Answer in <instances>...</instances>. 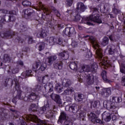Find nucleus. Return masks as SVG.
Returning a JSON list of instances; mask_svg holds the SVG:
<instances>
[{
	"label": "nucleus",
	"mask_w": 125,
	"mask_h": 125,
	"mask_svg": "<svg viewBox=\"0 0 125 125\" xmlns=\"http://www.w3.org/2000/svg\"><path fill=\"white\" fill-rule=\"evenodd\" d=\"M38 7L40 9H43V14H42L41 21H36V28L39 29L38 27L42 29V31L38 32L37 34V38L39 39H43L47 36V31L45 29H42V26H52L53 25V22L56 21V17H60L61 14L59 11L56 8L53 7L52 8L51 12L47 9L44 8L42 2L40 1L38 5Z\"/></svg>",
	"instance_id": "f257e3e1"
},
{
	"label": "nucleus",
	"mask_w": 125,
	"mask_h": 125,
	"mask_svg": "<svg viewBox=\"0 0 125 125\" xmlns=\"http://www.w3.org/2000/svg\"><path fill=\"white\" fill-rule=\"evenodd\" d=\"M48 75H45L42 78V83L35 86V93H32L28 97H24L23 100L25 102H33V101H39L40 100V92L44 88L45 90L49 89V92L53 91V85L50 83H48Z\"/></svg>",
	"instance_id": "f03ea898"
},
{
	"label": "nucleus",
	"mask_w": 125,
	"mask_h": 125,
	"mask_svg": "<svg viewBox=\"0 0 125 125\" xmlns=\"http://www.w3.org/2000/svg\"><path fill=\"white\" fill-rule=\"evenodd\" d=\"M93 47L96 50V58L99 61L100 66L104 69L108 68V61L103 59V50L98 43H93Z\"/></svg>",
	"instance_id": "7ed1b4c3"
},
{
	"label": "nucleus",
	"mask_w": 125,
	"mask_h": 125,
	"mask_svg": "<svg viewBox=\"0 0 125 125\" xmlns=\"http://www.w3.org/2000/svg\"><path fill=\"white\" fill-rule=\"evenodd\" d=\"M58 124L59 125L63 124L62 125H76L72 121L67 120V114L64 112L61 113L58 120Z\"/></svg>",
	"instance_id": "20e7f679"
},
{
	"label": "nucleus",
	"mask_w": 125,
	"mask_h": 125,
	"mask_svg": "<svg viewBox=\"0 0 125 125\" xmlns=\"http://www.w3.org/2000/svg\"><path fill=\"white\" fill-rule=\"evenodd\" d=\"M15 86L16 88V90L17 91V94L15 97L13 98L12 102L14 103V104H16L17 103V99L19 100H21L22 98L21 97V94H22V91L21 90V86H20V84L19 82L17 81V80H15Z\"/></svg>",
	"instance_id": "39448f33"
},
{
	"label": "nucleus",
	"mask_w": 125,
	"mask_h": 125,
	"mask_svg": "<svg viewBox=\"0 0 125 125\" xmlns=\"http://www.w3.org/2000/svg\"><path fill=\"white\" fill-rule=\"evenodd\" d=\"M120 97H110V103H107L106 107L108 110H114L116 109L117 106L115 105V103H120Z\"/></svg>",
	"instance_id": "423d86ee"
},
{
	"label": "nucleus",
	"mask_w": 125,
	"mask_h": 125,
	"mask_svg": "<svg viewBox=\"0 0 125 125\" xmlns=\"http://www.w3.org/2000/svg\"><path fill=\"white\" fill-rule=\"evenodd\" d=\"M85 19L87 21H93L98 24H101L102 23V19L99 14L90 15L88 17H86Z\"/></svg>",
	"instance_id": "0eeeda50"
},
{
	"label": "nucleus",
	"mask_w": 125,
	"mask_h": 125,
	"mask_svg": "<svg viewBox=\"0 0 125 125\" xmlns=\"http://www.w3.org/2000/svg\"><path fill=\"white\" fill-rule=\"evenodd\" d=\"M66 111H69L70 113L76 114L79 112L80 107L78 105L75 104H70L69 105H66L65 107Z\"/></svg>",
	"instance_id": "6e6552de"
},
{
	"label": "nucleus",
	"mask_w": 125,
	"mask_h": 125,
	"mask_svg": "<svg viewBox=\"0 0 125 125\" xmlns=\"http://www.w3.org/2000/svg\"><path fill=\"white\" fill-rule=\"evenodd\" d=\"M90 117L92 123H93L94 125H103L104 124V122L93 112L90 113Z\"/></svg>",
	"instance_id": "1a4fd4ad"
},
{
	"label": "nucleus",
	"mask_w": 125,
	"mask_h": 125,
	"mask_svg": "<svg viewBox=\"0 0 125 125\" xmlns=\"http://www.w3.org/2000/svg\"><path fill=\"white\" fill-rule=\"evenodd\" d=\"M15 32L11 30L6 31L4 32H0V37L5 40H7L8 38L15 36Z\"/></svg>",
	"instance_id": "9d476101"
},
{
	"label": "nucleus",
	"mask_w": 125,
	"mask_h": 125,
	"mask_svg": "<svg viewBox=\"0 0 125 125\" xmlns=\"http://www.w3.org/2000/svg\"><path fill=\"white\" fill-rule=\"evenodd\" d=\"M23 12L25 19H29V18L35 15V11L31 8L25 9L23 10Z\"/></svg>",
	"instance_id": "9b49d317"
},
{
	"label": "nucleus",
	"mask_w": 125,
	"mask_h": 125,
	"mask_svg": "<svg viewBox=\"0 0 125 125\" xmlns=\"http://www.w3.org/2000/svg\"><path fill=\"white\" fill-rule=\"evenodd\" d=\"M62 34L65 35V36H68L70 37L71 35L76 34V31H75V28L74 27H66L64 30L62 31Z\"/></svg>",
	"instance_id": "f8f14e48"
},
{
	"label": "nucleus",
	"mask_w": 125,
	"mask_h": 125,
	"mask_svg": "<svg viewBox=\"0 0 125 125\" xmlns=\"http://www.w3.org/2000/svg\"><path fill=\"white\" fill-rule=\"evenodd\" d=\"M86 9V6L82 2H79L77 4L76 12H84Z\"/></svg>",
	"instance_id": "ddd939ff"
},
{
	"label": "nucleus",
	"mask_w": 125,
	"mask_h": 125,
	"mask_svg": "<svg viewBox=\"0 0 125 125\" xmlns=\"http://www.w3.org/2000/svg\"><path fill=\"white\" fill-rule=\"evenodd\" d=\"M100 94L104 97H109L111 95V89L110 88H103L101 90Z\"/></svg>",
	"instance_id": "4468645a"
},
{
	"label": "nucleus",
	"mask_w": 125,
	"mask_h": 125,
	"mask_svg": "<svg viewBox=\"0 0 125 125\" xmlns=\"http://www.w3.org/2000/svg\"><path fill=\"white\" fill-rule=\"evenodd\" d=\"M102 118L103 120L108 123L111 121L112 117H111V114L109 112L104 111L102 114Z\"/></svg>",
	"instance_id": "2eb2a0df"
},
{
	"label": "nucleus",
	"mask_w": 125,
	"mask_h": 125,
	"mask_svg": "<svg viewBox=\"0 0 125 125\" xmlns=\"http://www.w3.org/2000/svg\"><path fill=\"white\" fill-rule=\"evenodd\" d=\"M50 98L58 104H62V101H61V98L59 95L52 93L50 95Z\"/></svg>",
	"instance_id": "dca6fc26"
},
{
	"label": "nucleus",
	"mask_w": 125,
	"mask_h": 125,
	"mask_svg": "<svg viewBox=\"0 0 125 125\" xmlns=\"http://www.w3.org/2000/svg\"><path fill=\"white\" fill-rule=\"evenodd\" d=\"M87 83L89 85H91L94 83V76L93 74L88 73L86 76Z\"/></svg>",
	"instance_id": "f3484780"
},
{
	"label": "nucleus",
	"mask_w": 125,
	"mask_h": 125,
	"mask_svg": "<svg viewBox=\"0 0 125 125\" xmlns=\"http://www.w3.org/2000/svg\"><path fill=\"white\" fill-rule=\"evenodd\" d=\"M49 108L50 109H53V107H51V105H49V104H48V102H47V104H46V105H44L42 107H40V108L39 109V113L41 115L45 113V111H46V108Z\"/></svg>",
	"instance_id": "a211bd4d"
},
{
	"label": "nucleus",
	"mask_w": 125,
	"mask_h": 125,
	"mask_svg": "<svg viewBox=\"0 0 125 125\" xmlns=\"http://www.w3.org/2000/svg\"><path fill=\"white\" fill-rule=\"evenodd\" d=\"M85 112L83 110H80L79 113L77 114V119L80 120L81 124L82 122L85 121Z\"/></svg>",
	"instance_id": "6ab92c4d"
},
{
	"label": "nucleus",
	"mask_w": 125,
	"mask_h": 125,
	"mask_svg": "<svg viewBox=\"0 0 125 125\" xmlns=\"http://www.w3.org/2000/svg\"><path fill=\"white\" fill-rule=\"evenodd\" d=\"M101 76L104 83H112V81L108 79V78H107V71H106L105 70H103L102 72Z\"/></svg>",
	"instance_id": "aec40b11"
},
{
	"label": "nucleus",
	"mask_w": 125,
	"mask_h": 125,
	"mask_svg": "<svg viewBox=\"0 0 125 125\" xmlns=\"http://www.w3.org/2000/svg\"><path fill=\"white\" fill-rule=\"evenodd\" d=\"M69 68L74 72L78 71V63L76 62H70L69 64Z\"/></svg>",
	"instance_id": "412c9836"
},
{
	"label": "nucleus",
	"mask_w": 125,
	"mask_h": 125,
	"mask_svg": "<svg viewBox=\"0 0 125 125\" xmlns=\"http://www.w3.org/2000/svg\"><path fill=\"white\" fill-rule=\"evenodd\" d=\"M72 84V81L70 79H64L62 82V85L64 87H69Z\"/></svg>",
	"instance_id": "4be33fe9"
},
{
	"label": "nucleus",
	"mask_w": 125,
	"mask_h": 125,
	"mask_svg": "<svg viewBox=\"0 0 125 125\" xmlns=\"http://www.w3.org/2000/svg\"><path fill=\"white\" fill-rule=\"evenodd\" d=\"M79 72L80 73H84L86 76V74L90 72V67H86L85 66L83 65L81 67V69L79 70Z\"/></svg>",
	"instance_id": "5701e85b"
},
{
	"label": "nucleus",
	"mask_w": 125,
	"mask_h": 125,
	"mask_svg": "<svg viewBox=\"0 0 125 125\" xmlns=\"http://www.w3.org/2000/svg\"><path fill=\"white\" fill-rule=\"evenodd\" d=\"M54 67L57 70H61L63 68V62H58L54 64Z\"/></svg>",
	"instance_id": "b1692460"
},
{
	"label": "nucleus",
	"mask_w": 125,
	"mask_h": 125,
	"mask_svg": "<svg viewBox=\"0 0 125 125\" xmlns=\"http://www.w3.org/2000/svg\"><path fill=\"white\" fill-rule=\"evenodd\" d=\"M59 56L62 59V60H67L69 59V55H67L66 52H61L59 54Z\"/></svg>",
	"instance_id": "393cba45"
},
{
	"label": "nucleus",
	"mask_w": 125,
	"mask_h": 125,
	"mask_svg": "<svg viewBox=\"0 0 125 125\" xmlns=\"http://www.w3.org/2000/svg\"><path fill=\"white\" fill-rule=\"evenodd\" d=\"M26 30H27V26H26V25H24V24L21 23L20 25V28L18 29V31L20 33H23L24 32H26Z\"/></svg>",
	"instance_id": "a878e982"
},
{
	"label": "nucleus",
	"mask_w": 125,
	"mask_h": 125,
	"mask_svg": "<svg viewBox=\"0 0 125 125\" xmlns=\"http://www.w3.org/2000/svg\"><path fill=\"white\" fill-rule=\"evenodd\" d=\"M45 47V44L44 43H39L36 45V48H38L39 51H42L43 49H44V47Z\"/></svg>",
	"instance_id": "bb28decb"
},
{
	"label": "nucleus",
	"mask_w": 125,
	"mask_h": 125,
	"mask_svg": "<svg viewBox=\"0 0 125 125\" xmlns=\"http://www.w3.org/2000/svg\"><path fill=\"white\" fill-rule=\"evenodd\" d=\"M108 47H109V49L108 50L109 54L110 55L114 54V53H115V49H116V47L115 45H111V46H108Z\"/></svg>",
	"instance_id": "cd10ccee"
},
{
	"label": "nucleus",
	"mask_w": 125,
	"mask_h": 125,
	"mask_svg": "<svg viewBox=\"0 0 125 125\" xmlns=\"http://www.w3.org/2000/svg\"><path fill=\"white\" fill-rule=\"evenodd\" d=\"M56 59H57V57H56V56H50L48 57V62L49 64L51 65L53 62V61H54V60H56Z\"/></svg>",
	"instance_id": "c85d7f7f"
},
{
	"label": "nucleus",
	"mask_w": 125,
	"mask_h": 125,
	"mask_svg": "<svg viewBox=\"0 0 125 125\" xmlns=\"http://www.w3.org/2000/svg\"><path fill=\"white\" fill-rule=\"evenodd\" d=\"M84 99V96L83 94H79L77 97L75 98V100L78 102H82Z\"/></svg>",
	"instance_id": "c756f323"
},
{
	"label": "nucleus",
	"mask_w": 125,
	"mask_h": 125,
	"mask_svg": "<svg viewBox=\"0 0 125 125\" xmlns=\"http://www.w3.org/2000/svg\"><path fill=\"white\" fill-rule=\"evenodd\" d=\"M29 111H32V112H37L38 108H37V105L35 104H32L29 108Z\"/></svg>",
	"instance_id": "7c9ffc66"
},
{
	"label": "nucleus",
	"mask_w": 125,
	"mask_h": 125,
	"mask_svg": "<svg viewBox=\"0 0 125 125\" xmlns=\"http://www.w3.org/2000/svg\"><path fill=\"white\" fill-rule=\"evenodd\" d=\"M73 92H74V89L72 88L68 87L64 91L63 93L65 95H69V94H71Z\"/></svg>",
	"instance_id": "2f4dec72"
},
{
	"label": "nucleus",
	"mask_w": 125,
	"mask_h": 125,
	"mask_svg": "<svg viewBox=\"0 0 125 125\" xmlns=\"http://www.w3.org/2000/svg\"><path fill=\"white\" fill-rule=\"evenodd\" d=\"M22 4L24 7H29V6H31L32 3L30 1L25 0L22 2Z\"/></svg>",
	"instance_id": "473e14b6"
},
{
	"label": "nucleus",
	"mask_w": 125,
	"mask_h": 125,
	"mask_svg": "<svg viewBox=\"0 0 125 125\" xmlns=\"http://www.w3.org/2000/svg\"><path fill=\"white\" fill-rule=\"evenodd\" d=\"M10 60H11V58H10L9 55H8V54H5L4 55V57H3L4 62H5L6 63V62H8V63H9V62H10Z\"/></svg>",
	"instance_id": "72a5a7b5"
},
{
	"label": "nucleus",
	"mask_w": 125,
	"mask_h": 125,
	"mask_svg": "<svg viewBox=\"0 0 125 125\" xmlns=\"http://www.w3.org/2000/svg\"><path fill=\"white\" fill-rule=\"evenodd\" d=\"M55 89L59 93L62 92V87H61V84L59 83H57L55 85Z\"/></svg>",
	"instance_id": "f704fd0d"
},
{
	"label": "nucleus",
	"mask_w": 125,
	"mask_h": 125,
	"mask_svg": "<svg viewBox=\"0 0 125 125\" xmlns=\"http://www.w3.org/2000/svg\"><path fill=\"white\" fill-rule=\"evenodd\" d=\"M102 43L104 46H106L109 43V38L107 37H104Z\"/></svg>",
	"instance_id": "c9c22d12"
},
{
	"label": "nucleus",
	"mask_w": 125,
	"mask_h": 125,
	"mask_svg": "<svg viewBox=\"0 0 125 125\" xmlns=\"http://www.w3.org/2000/svg\"><path fill=\"white\" fill-rule=\"evenodd\" d=\"M76 15L74 16V21L78 22L81 20V16L79 15V12H76Z\"/></svg>",
	"instance_id": "e433bc0d"
},
{
	"label": "nucleus",
	"mask_w": 125,
	"mask_h": 125,
	"mask_svg": "<svg viewBox=\"0 0 125 125\" xmlns=\"http://www.w3.org/2000/svg\"><path fill=\"white\" fill-rule=\"evenodd\" d=\"M37 125H47L46 122L42 120L41 119H37Z\"/></svg>",
	"instance_id": "4c0bfd02"
},
{
	"label": "nucleus",
	"mask_w": 125,
	"mask_h": 125,
	"mask_svg": "<svg viewBox=\"0 0 125 125\" xmlns=\"http://www.w3.org/2000/svg\"><path fill=\"white\" fill-rule=\"evenodd\" d=\"M46 67H47V65H46V63L43 62L42 63L41 67H40V69L42 71H43L45 69H46Z\"/></svg>",
	"instance_id": "58836bf2"
},
{
	"label": "nucleus",
	"mask_w": 125,
	"mask_h": 125,
	"mask_svg": "<svg viewBox=\"0 0 125 125\" xmlns=\"http://www.w3.org/2000/svg\"><path fill=\"white\" fill-rule=\"evenodd\" d=\"M16 20V18L13 15L9 16L8 21L9 22H14Z\"/></svg>",
	"instance_id": "ea45409f"
},
{
	"label": "nucleus",
	"mask_w": 125,
	"mask_h": 125,
	"mask_svg": "<svg viewBox=\"0 0 125 125\" xmlns=\"http://www.w3.org/2000/svg\"><path fill=\"white\" fill-rule=\"evenodd\" d=\"M85 18H86V17L82 18V20H81V22H82L83 23H87V25H91V22H90L89 21H89L86 20Z\"/></svg>",
	"instance_id": "a19ab883"
},
{
	"label": "nucleus",
	"mask_w": 125,
	"mask_h": 125,
	"mask_svg": "<svg viewBox=\"0 0 125 125\" xmlns=\"http://www.w3.org/2000/svg\"><path fill=\"white\" fill-rule=\"evenodd\" d=\"M35 42V40H33V37L31 36L28 38V43L29 44H32V43H34Z\"/></svg>",
	"instance_id": "79ce46f5"
},
{
	"label": "nucleus",
	"mask_w": 125,
	"mask_h": 125,
	"mask_svg": "<svg viewBox=\"0 0 125 125\" xmlns=\"http://www.w3.org/2000/svg\"><path fill=\"white\" fill-rule=\"evenodd\" d=\"M40 65H41V62H36L35 64V67L33 66V70L35 69V71H38V68L40 67Z\"/></svg>",
	"instance_id": "37998d69"
},
{
	"label": "nucleus",
	"mask_w": 125,
	"mask_h": 125,
	"mask_svg": "<svg viewBox=\"0 0 125 125\" xmlns=\"http://www.w3.org/2000/svg\"><path fill=\"white\" fill-rule=\"evenodd\" d=\"M56 40L54 37H51L49 38V43H55L56 42V41H55Z\"/></svg>",
	"instance_id": "c03bdc74"
},
{
	"label": "nucleus",
	"mask_w": 125,
	"mask_h": 125,
	"mask_svg": "<svg viewBox=\"0 0 125 125\" xmlns=\"http://www.w3.org/2000/svg\"><path fill=\"white\" fill-rule=\"evenodd\" d=\"M74 0H66V4L68 6H72Z\"/></svg>",
	"instance_id": "a18cd8bd"
},
{
	"label": "nucleus",
	"mask_w": 125,
	"mask_h": 125,
	"mask_svg": "<svg viewBox=\"0 0 125 125\" xmlns=\"http://www.w3.org/2000/svg\"><path fill=\"white\" fill-rule=\"evenodd\" d=\"M16 64L17 65L21 66V67H23V66H24V62L21 60L17 61Z\"/></svg>",
	"instance_id": "49530a36"
},
{
	"label": "nucleus",
	"mask_w": 125,
	"mask_h": 125,
	"mask_svg": "<svg viewBox=\"0 0 125 125\" xmlns=\"http://www.w3.org/2000/svg\"><path fill=\"white\" fill-rule=\"evenodd\" d=\"M94 89L96 90V92H100V87L98 85H96L94 86Z\"/></svg>",
	"instance_id": "de8ad7c7"
},
{
	"label": "nucleus",
	"mask_w": 125,
	"mask_h": 125,
	"mask_svg": "<svg viewBox=\"0 0 125 125\" xmlns=\"http://www.w3.org/2000/svg\"><path fill=\"white\" fill-rule=\"evenodd\" d=\"M17 41H18L20 43H23L24 42V40L22 39V38H21V37L18 36L17 37Z\"/></svg>",
	"instance_id": "09e8293b"
},
{
	"label": "nucleus",
	"mask_w": 125,
	"mask_h": 125,
	"mask_svg": "<svg viewBox=\"0 0 125 125\" xmlns=\"http://www.w3.org/2000/svg\"><path fill=\"white\" fill-rule=\"evenodd\" d=\"M112 11L114 14H119V13H120V11L118 10L117 8H115V7L113 8Z\"/></svg>",
	"instance_id": "8fccbe9b"
},
{
	"label": "nucleus",
	"mask_w": 125,
	"mask_h": 125,
	"mask_svg": "<svg viewBox=\"0 0 125 125\" xmlns=\"http://www.w3.org/2000/svg\"><path fill=\"white\" fill-rule=\"evenodd\" d=\"M19 72V69L18 68H15L12 70V74H17Z\"/></svg>",
	"instance_id": "3c124183"
},
{
	"label": "nucleus",
	"mask_w": 125,
	"mask_h": 125,
	"mask_svg": "<svg viewBox=\"0 0 125 125\" xmlns=\"http://www.w3.org/2000/svg\"><path fill=\"white\" fill-rule=\"evenodd\" d=\"M121 83L122 85L125 86V75L123 76L121 80Z\"/></svg>",
	"instance_id": "603ef678"
},
{
	"label": "nucleus",
	"mask_w": 125,
	"mask_h": 125,
	"mask_svg": "<svg viewBox=\"0 0 125 125\" xmlns=\"http://www.w3.org/2000/svg\"><path fill=\"white\" fill-rule=\"evenodd\" d=\"M26 76L27 77H30L31 76V74H32V70H27L26 71Z\"/></svg>",
	"instance_id": "864d4df0"
},
{
	"label": "nucleus",
	"mask_w": 125,
	"mask_h": 125,
	"mask_svg": "<svg viewBox=\"0 0 125 125\" xmlns=\"http://www.w3.org/2000/svg\"><path fill=\"white\" fill-rule=\"evenodd\" d=\"M99 13V11H98V9L97 8H93V12L92 15L93 14H98Z\"/></svg>",
	"instance_id": "5fc2aeb1"
},
{
	"label": "nucleus",
	"mask_w": 125,
	"mask_h": 125,
	"mask_svg": "<svg viewBox=\"0 0 125 125\" xmlns=\"http://www.w3.org/2000/svg\"><path fill=\"white\" fill-rule=\"evenodd\" d=\"M71 45L72 47H77L78 46V42H76L75 41L72 42Z\"/></svg>",
	"instance_id": "6e6d98bb"
},
{
	"label": "nucleus",
	"mask_w": 125,
	"mask_h": 125,
	"mask_svg": "<svg viewBox=\"0 0 125 125\" xmlns=\"http://www.w3.org/2000/svg\"><path fill=\"white\" fill-rule=\"evenodd\" d=\"M124 63H125V62L123 63H122V66H123V68H120V72L121 73H122V74H125V67H124Z\"/></svg>",
	"instance_id": "4d7b16f0"
},
{
	"label": "nucleus",
	"mask_w": 125,
	"mask_h": 125,
	"mask_svg": "<svg viewBox=\"0 0 125 125\" xmlns=\"http://www.w3.org/2000/svg\"><path fill=\"white\" fill-rule=\"evenodd\" d=\"M108 38L109 39V40L111 41V42H114V35H109L108 36Z\"/></svg>",
	"instance_id": "13d9d810"
},
{
	"label": "nucleus",
	"mask_w": 125,
	"mask_h": 125,
	"mask_svg": "<svg viewBox=\"0 0 125 125\" xmlns=\"http://www.w3.org/2000/svg\"><path fill=\"white\" fill-rule=\"evenodd\" d=\"M89 40L90 41V42H94V37L93 36H89Z\"/></svg>",
	"instance_id": "bf43d9fd"
},
{
	"label": "nucleus",
	"mask_w": 125,
	"mask_h": 125,
	"mask_svg": "<svg viewBox=\"0 0 125 125\" xmlns=\"http://www.w3.org/2000/svg\"><path fill=\"white\" fill-rule=\"evenodd\" d=\"M0 113L1 115H2V114H4V108H0Z\"/></svg>",
	"instance_id": "052dcab7"
},
{
	"label": "nucleus",
	"mask_w": 125,
	"mask_h": 125,
	"mask_svg": "<svg viewBox=\"0 0 125 125\" xmlns=\"http://www.w3.org/2000/svg\"><path fill=\"white\" fill-rule=\"evenodd\" d=\"M98 102H96V101H95V102H94V104H93V107H94V108H96V107H97V104H98Z\"/></svg>",
	"instance_id": "680f3d73"
},
{
	"label": "nucleus",
	"mask_w": 125,
	"mask_h": 125,
	"mask_svg": "<svg viewBox=\"0 0 125 125\" xmlns=\"http://www.w3.org/2000/svg\"><path fill=\"white\" fill-rule=\"evenodd\" d=\"M14 13H15V11L11 10L9 11V14H10L11 15H14Z\"/></svg>",
	"instance_id": "e2e57ef3"
},
{
	"label": "nucleus",
	"mask_w": 125,
	"mask_h": 125,
	"mask_svg": "<svg viewBox=\"0 0 125 125\" xmlns=\"http://www.w3.org/2000/svg\"><path fill=\"white\" fill-rule=\"evenodd\" d=\"M21 125H26L27 123H26V122H25L24 120H21Z\"/></svg>",
	"instance_id": "0e129e2a"
},
{
	"label": "nucleus",
	"mask_w": 125,
	"mask_h": 125,
	"mask_svg": "<svg viewBox=\"0 0 125 125\" xmlns=\"http://www.w3.org/2000/svg\"><path fill=\"white\" fill-rule=\"evenodd\" d=\"M58 43H59V44H62V39H61V38H59L58 39Z\"/></svg>",
	"instance_id": "69168bd1"
},
{
	"label": "nucleus",
	"mask_w": 125,
	"mask_h": 125,
	"mask_svg": "<svg viewBox=\"0 0 125 125\" xmlns=\"http://www.w3.org/2000/svg\"><path fill=\"white\" fill-rule=\"evenodd\" d=\"M58 26L60 29H62V28H64V25L62 24H59L58 25Z\"/></svg>",
	"instance_id": "338daca9"
},
{
	"label": "nucleus",
	"mask_w": 125,
	"mask_h": 125,
	"mask_svg": "<svg viewBox=\"0 0 125 125\" xmlns=\"http://www.w3.org/2000/svg\"><path fill=\"white\" fill-rule=\"evenodd\" d=\"M23 49H24V51H25V52H28V50H29V48L27 47H24Z\"/></svg>",
	"instance_id": "774afa93"
}]
</instances>
